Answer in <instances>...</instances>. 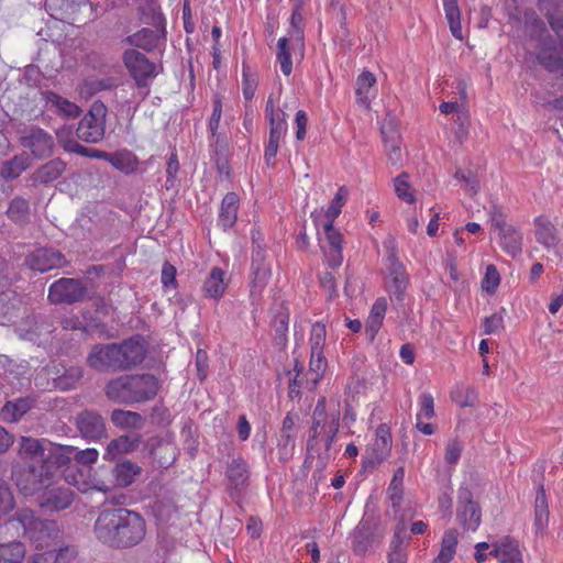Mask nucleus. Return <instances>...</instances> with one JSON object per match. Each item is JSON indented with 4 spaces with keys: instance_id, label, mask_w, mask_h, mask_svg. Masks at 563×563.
I'll return each instance as SVG.
<instances>
[{
    "instance_id": "6",
    "label": "nucleus",
    "mask_w": 563,
    "mask_h": 563,
    "mask_svg": "<svg viewBox=\"0 0 563 563\" xmlns=\"http://www.w3.org/2000/svg\"><path fill=\"white\" fill-rule=\"evenodd\" d=\"M314 223L327 263L331 267H339L343 262L341 233L334 229L333 223L322 222L320 217H314Z\"/></svg>"
},
{
    "instance_id": "48",
    "label": "nucleus",
    "mask_w": 563,
    "mask_h": 563,
    "mask_svg": "<svg viewBox=\"0 0 563 563\" xmlns=\"http://www.w3.org/2000/svg\"><path fill=\"white\" fill-rule=\"evenodd\" d=\"M30 164L31 161L29 155H16L3 164L1 168V176L4 179H14L19 177L30 166Z\"/></svg>"
},
{
    "instance_id": "53",
    "label": "nucleus",
    "mask_w": 563,
    "mask_h": 563,
    "mask_svg": "<svg viewBox=\"0 0 563 563\" xmlns=\"http://www.w3.org/2000/svg\"><path fill=\"white\" fill-rule=\"evenodd\" d=\"M405 478V468L398 467L393 475L391 482L388 486V497L393 504V507L400 505L402 499V482Z\"/></svg>"
},
{
    "instance_id": "32",
    "label": "nucleus",
    "mask_w": 563,
    "mask_h": 563,
    "mask_svg": "<svg viewBox=\"0 0 563 563\" xmlns=\"http://www.w3.org/2000/svg\"><path fill=\"white\" fill-rule=\"evenodd\" d=\"M457 543V530L454 528L445 530L441 540L439 554L433 559L432 563H450L456 553Z\"/></svg>"
},
{
    "instance_id": "11",
    "label": "nucleus",
    "mask_w": 563,
    "mask_h": 563,
    "mask_svg": "<svg viewBox=\"0 0 563 563\" xmlns=\"http://www.w3.org/2000/svg\"><path fill=\"white\" fill-rule=\"evenodd\" d=\"M305 53L303 36L300 31H295L289 37H280L277 42V62L280 70L285 76H289L292 71L291 57L302 58Z\"/></svg>"
},
{
    "instance_id": "60",
    "label": "nucleus",
    "mask_w": 563,
    "mask_h": 563,
    "mask_svg": "<svg viewBox=\"0 0 563 563\" xmlns=\"http://www.w3.org/2000/svg\"><path fill=\"white\" fill-rule=\"evenodd\" d=\"M27 214L29 202L23 198H14L8 208V216L15 222H22Z\"/></svg>"
},
{
    "instance_id": "7",
    "label": "nucleus",
    "mask_w": 563,
    "mask_h": 563,
    "mask_svg": "<svg viewBox=\"0 0 563 563\" xmlns=\"http://www.w3.org/2000/svg\"><path fill=\"white\" fill-rule=\"evenodd\" d=\"M151 12V20L156 30L142 29L139 32L126 37V43L131 46L140 47L145 51H152L158 47L164 38L163 16L155 2L147 4Z\"/></svg>"
},
{
    "instance_id": "30",
    "label": "nucleus",
    "mask_w": 563,
    "mask_h": 563,
    "mask_svg": "<svg viewBox=\"0 0 563 563\" xmlns=\"http://www.w3.org/2000/svg\"><path fill=\"white\" fill-rule=\"evenodd\" d=\"M538 58L550 70H561L563 74V42H553L552 46L542 47Z\"/></svg>"
},
{
    "instance_id": "55",
    "label": "nucleus",
    "mask_w": 563,
    "mask_h": 563,
    "mask_svg": "<svg viewBox=\"0 0 563 563\" xmlns=\"http://www.w3.org/2000/svg\"><path fill=\"white\" fill-rule=\"evenodd\" d=\"M15 292L7 289L0 291V324H5L11 320L15 308Z\"/></svg>"
},
{
    "instance_id": "28",
    "label": "nucleus",
    "mask_w": 563,
    "mask_h": 563,
    "mask_svg": "<svg viewBox=\"0 0 563 563\" xmlns=\"http://www.w3.org/2000/svg\"><path fill=\"white\" fill-rule=\"evenodd\" d=\"M77 427L85 439L98 440L106 432L102 417L92 411H85L77 417Z\"/></svg>"
},
{
    "instance_id": "27",
    "label": "nucleus",
    "mask_w": 563,
    "mask_h": 563,
    "mask_svg": "<svg viewBox=\"0 0 563 563\" xmlns=\"http://www.w3.org/2000/svg\"><path fill=\"white\" fill-rule=\"evenodd\" d=\"M230 278L220 267H212L202 286L205 297L219 300L225 294Z\"/></svg>"
},
{
    "instance_id": "2",
    "label": "nucleus",
    "mask_w": 563,
    "mask_h": 563,
    "mask_svg": "<svg viewBox=\"0 0 563 563\" xmlns=\"http://www.w3.org/2000/svg\"><path fill=\"white\" fill-rule=\"evenodd\" d=\"M4 529L11 537H26L36 548L48 545L57 537L56 522L42 520L34 511L27 508L19 509L15 515L5 521Z\"/></svg>"
},
{
    "instance_id": "58",
    "label": "nucleus",
    "mask_w": 563,
    "mask_h": 563,
    "mask_svg": "<svg viewBox=\"0 0 563 563\" xmlns=\"http://www.w3.org/2000/svg\"><path fill=\"white\" fill-rule=\"evenodd\" d=\"M402 533H405L404 528H397L391 543V551L389 552L388 555V563H406L407 561V555L404 549L401 548Z\"/></svg>"
},
{
    "instance_id": "14",
    "label": "nucleus",
    "mask_w": 563,
    "mask_h": 563,
    "mask_svg": "<svg viewBox=\"0 0 563 563\" xmlns=\"http://www.w3.org/2000/svg\"><path fill=\"white\" fill-rule=\"evenodd\" d=\"M73 492L58 482L48 481L37 496L38 505L48 511L66 509L73 501Z\"/></svg>"
},
{
    "instance_id": "63",
    "label": "nucleus",
    "mask_w": 563,
    "mask_h": 563,
    "mask_svg": "<svg viewBox=\"0 0 563 563\" xmlns=\"http://www.w3.org/2000/svg\"><path fill=\"white\" fill-rule=\"evenodd\" d=\"M463 450L462 442L457 439H450L445 445L444 460L450 465H455Z\"/></svg>"
},
{
    "instance_id": "36",
    "label": "nucleus",
    "mask_w": 563,
    "mask_h": 563,
    "mask_svg": "<svg viewBox=\"0 0 563 563\" xmlns=\"http://www.w3.org/2000/svg\"><path fill=\"white\" fill-rule=\"evenodd\" d=\"M227 478L231 487L235 489L244 487L249 479V468L246 462L241 457L234 459L228 465Z\"/></svg>"
},
{
    "instance_id": "45",
    "label": "nucleus",
    "mask_w": 563,
    "mask_h": 563,
    "mask_svg": "<svg viewBox=\"0 0 563 563\" xmlns=\"http://www.w3.org/2000/svg\"><path fill=\"white\" fill-rule=\"evenodd\" d=\"M549 522L548 501L544 490L541 488L536 496L534 529L537 533H543Z\"/></svg>"
},
{
    "instance_id": "8",
    "label": "nucleus",
    "mask_w": 563,
    "mask_h": 563,
    "mask_svg": "<svg viewBox=\"0 0 563 563\" xmlns=\"http://www.w3.org/2000/svg\"><path fill=\"white\" fill-rule=\"evenodd\" d=\"M62 476L65 483L75 486L82 493H88L91 490L107 493L110 490L109 484L98 479L92 474V467L70 464L65 470H63Z\"/></svg>"
},
{
    "instance_id": "17",
    "label": "nucleus",
    "mask_w": 563,
    "mask_h": 563,
    "mask_svg": "<svg viewBox=\"0 0 563 563\" xmlns=\"http://www.w3.org/2000/svg\"><path fill=\"white\" fill-rule=\"evenodd\" d=\"M42 464V468L45 470L46 474L53 479L58 470H65L68 465L73 464L75 448L69 445H59L49 442L47 452Z\"/></svg>"
},
{
    "instance_id": "21",
    "label": "nucleus",
    "mask_w": 563,
    "mask_h": 563,
    "mask_svg": "<svg viewBox=\"0 0 563 563\" xmlns=\"http://www.w3.org/2000/svg\"><path fill=\"white\" fill-rule=\"evenodd\" d=\"M65 262L60 252L47 247L36 249L26 258V265L40 273L59 268L65 265Z\"/></svg>"
},
{
    "instance_id": "57",
    "label": "nucleus",
    "mask_w": 563,
    "mask_h": 563,
    "mask_svg": "<svg viewBox=\"0 0 563 563\" xmlns=\"http://www.w3.org/2000/svg\"><path fill=\"white\" fill-rule=\"evenodd\" d=\"M47 556L45 561H52L53 563H76L77 562V550L75 547H65L58 550L48 551L45 553Z\"/></svg>"
},
{
    "instance_id": "34",
    "label": "nucleus",
    "mask_w": 563,
    "mask_h": 563,
    "mask_svg": "<svg viewBox=\"0 0 563 563\" xmlns=\"http://www.w3.org/2000/svg\"><path fill=\"white\" fill-rule=\"evenodd\" d=\"M140 443L137 435H121L112 440L106 450L104 459L114 460L120 454H125L134 451Z\"/></svg>"
},
{
    "instance_id": "16",
    "label": "nucleus",
    "mask_w": 563,
    "mask_h": 563,
    "mask_svg": "<svg viewBox=\"0 0 563 563\" xmlns=\"http://www.w3.org/2000/svg\"><path fill=\"white\" fill-rule=\"evenodd\" d=\"M81 282L71 278H62L53 283L48 289V299L53 303H73L85 295Z\"/></svg>"
},
{
    "instance_id": "46",
    "label": "nucleus",
    "mask_w": 563,
    "mask_h": 563,
    "mask_svg": "<svg viewBox=\"0 0 563 563\" xmlns=\"http://www.w3.org/2000/svg\"><path fill=\"white\" fill-rule=\"evenodd\" d=\"M310 354L307 385L309 389H313L323 377L328 362L323 353L321 355Z\"/></svg>"
},
{
    "instance_id": "41",
    "label": "nucleus",
    "mask_w": 563,
    "mask_h": 563,
    "mask_svg": "<svg viewBox=\"0 0 563 563\" xmlns=\"http://www.w3.org/2000/svg\"><path fill=\"white\" fill-rule=\"evenodd\" d=\"M111 420L117 427L131 430L141 429L144 423L140 413L121 409L113 410Z\"/></svg>"
},
{
    "instance_id": "61",
    "label": "nucleus",
    "mask_w": 563,
    "mask_h": 563,
    "mask_svg": "<svg viewBox=\"0 0 563 563\" xmlns=\"http://www.w3.org/2000/svg\"><path fill=\"white\" fill-rule=\"evenodd\" d=\"M500 284V275L494 265H488L484 278L482 280V288L488 292L494 294Z\"/></svg>"
},
{
    "instance_id": "10",
    "label": "nucleus",
    "mask_w": 563,
    "mask_h": 563,
    "mask_svg": "<svg viewBox=\"0 0 563 563\" xmlns=\"http://www.w3.org/2000/svg\"><path fill=\"white\" fill-rule=\"evenodd\" d=\"M456 518L466 531L475 532L482 523L481 507L473 499V494L467 487L459 489Z\"/></svg>"
},
{
    "instance_id": "12",
    "label": "nucleus",
    "mask_w": 563,
    "mask_h": 563,
    "mask_svg": "<svg viewBox=\"0 0 563 563\" xmlns=\"http://www.w3.org/2000/svg\"><path fill=\"white\" fill-rule=\"evenodd\" d=\"M13 479L22 494L31 496L40 494L51 477L46 474L42 465L31 464L26 470L12 472Z\"/></svg>"
},
{
    "instance_id": "59",
    "label": "nucleus",
    "mask_w": 563,
    "mask_h": 563,
    "mask_svg": "<svg viewBox=\"0 0 563 563\" xmlns=\"http://www.w3.org/2000/svg\"><path fill=\"white\" fill-rule=\"evenodd\" d=\"M82 376V371L79 367H70L62 376L54 378V386L59 389L71 388Z\"/></svg>"
},
{
    "instance_id": "43",
    "label": "nucleus",
    "mask_w": 563,
    "mask_h": 563,
    "mask_svg": "<svg viewBox=\"0 0 563 563\" xmlns=\"http://www.w3.org/2000/svg\"><path fill=\"white\" fill-rule=\"evenodd\" d=\"M25 554V545L20 541L0 544V563H22Z\"/></svg>"
},
{
    "instance_id": "26",
    "label": "nucleus",
    "mask_w": 563,
    "mask_h": 563,
    "mask_svg": "<svg viewBox=\"0 0 563 563\" xmlns=\"http://www.w3.org/2000/svg\"><path fill=\"white\" fill-rule=\"evenodd\" d=\"M489 554L498 560L499 563H523L522 552L519 543L506 537L492 544Z\"/></svg>"
},
{
    "instance_id": "3",
    "label": "nucleus",
    "mask_w": 563,
    "mask_h": 563,
    "mask_svg": "<svg viewBox=\"0 0 563 563\" xmlns=\"http://www.w3.org/2000/svg\"><path fill=\"white\" fill-rule=\"evenodd\" d=\"M157 393V380L152 375L121 376L106 388L109 399L115 402L144 401Z\"/></svg>"
},
{
    "instance_id": "44",
    "label": "nucleus",
    "mask_w": 563,
    "mask_h": 563,
    "mask_svg": "<svg viewBox=\"0 0 563 563\" xmlns=\"http://www.w3.org/2000/svg\"><path fill=\"white\" fill-rule=\"evenodd\" d=\"M109 163L125 174L134 173L139 166L136 156L126 150L112 153L111 156H109Z\"/></svg>"
},
{
    "instance_id": "4",
    "label": "nucleus",
    "mask_w": 563,
    "mask_h": 563,
    "mask_svg": "<svg viewBox=\"0 0 563 563\" xmlns=\"http://www.w3.org/2000/svg\"><path fill=\"white\" fill-rule=\"evenodd\" d=\"M340 410L339 405L327 408L325 398L318 400L312 416V427L308 439V448L313 449L323 441L327 450L330 449L339 431Z\"/></svg>"
},
{
    "instance_id": "35",
    "label": "nucleus",
    "mask_w": 563,
    "mask_h": 563,
    "mask_svg": "<svg viewBox=\"0 0 563 563\" xmlns=\"http://www.w3.org/2000/svg\"><path fill=\"white\" fill-rule=\"evenodd\" d=\"M387 311V300L384 297L377 298L373 303L366 321V333L373 340L378 333Z\"/></svg>"
},
{
    "instance_id": "56",
    "label": "nucleus",
    "mask_w": 563,
    "mask_h": 563,
    "mask_svg": "<svg viewBox=\"0 0 563 563\" xmlns=\"http://www.w3.org/2000/svg\"><path fill=\"white\" fill-rule=\"evenodd\" d=\"M435 416L434 399L430 393H422L418 399L416 420H430Z\"/></svg>"
},
{
    "instance_id": "40",
    "label": "nucleus",
    "mask_w": 563,
    "mask_h": 563,
    "mask_svg": "<svg viewBox=\"0 0 563 563\" xmlns=\"http://www.w3.org/2000/svg\"><path fill=\"white\" fill-rule=\"evenodd\" d=\"M44 96L46 104L56 109L57 112L65 115L66 118H76L79 115L80 109L76 103L70 102L67 99H64L57 93L51 91L45 92Z\"/></svg>"
},
{
    "instance_id": "15",
    "label": "nucleus",
    "mask_w": 563,
    "mask_h": 563,
    "mask_svg": "<svg viewBox=\"0 0 563 563\" xmlns=\"http://www.w3.org/2000/svg\"><path fill=\"white\" fill-rule=\"evenodd\" d=\"M123 60L137 86H145L147 79L155 77L157 74V66L135 49H128L124 53Z\"/></svg>"
},
{
    "instance_id": "33",
    "label": "nucleus",
    "mask_w": 563,
    "mask_h": 563,
    "mask_svg": "<svg viewBox=\"0 0 563 563\" xmlns=\"http://www.w3.org/2000/svg\"><path fill=\"white\" fill-rule=\"evenodd\" d=\"M376 78L373 73L364 70L356 79V101L360 106L368 108L374 98L373 87Z\"/></svg>"
},
{
    "instance_id": "54",
    "label": "nucleus",
    "mask_w": 563,
    "mask_h": 563,
    "mask_svg": "<svg viewBox=\"0 0 563 563\" xmlns=\"http://www.w3.org/2000/svg\"><path fill=\"white\" fill-rule=\"evenodd\" d=\"M327 330L325 325L321 322H316L311 327L310 331V353L314 355H321L323 353V347L325 344Z\"/></svg>"
},
{
    "instance_id": "37",
    "label": "nucleus",
    "mask_w": 563,
    "mask_h": 563,
    "mask_svg": "<svg viewBox=\"0 0 563 563\" xmlns=\"http://www.w3.org/2000/svg\"><path fill=\"white\" fill-rule=\"evenodd\" d=\"M353 551L358 554H365L372 544V530L368 522L361 521L351 534Z\"/></svg>"
},
{
    "instance_id": "24",
    "label": "nucleus",
    "mask_w": 563,
    "mask_h": 563,
    "mask_svg": "<svg viewBox=\"0 0 563 563\" xmlns=\"http://www.w3.org/2000/svg\"><path fill=\"white\" fill-rule=\"evenodd\" d=\"M117 347L119 349V369L130 368L144 360L145 346L139 339H129L121 344H117Z\"/></svg>"
},
{
    "instance_id": "9",
    "label": "nucleus",
    "mask_w": 563,
    "mask_h": 563,
    "mask_svg": "<svg viewBox=\"0 0 563 563\" xmlns=\"http://www.w3.org/2000/svg\"><path fill=\"white\" fill-rule=\"evenodd\" d=\"M107 108L101 102H95L89 112L80 120L77 136L88 143H97L104 135V119Z\"/></svg>"
},
{
    "instance_id": "13",
    "label": "nucleus",
    "mask_w": 563,
    "mask_h": 563,
    "mask_svg": "<svg viewBox=\"0 0 563 563\" xmlns=\"http://www.w3.org/2000/svg\"><path fill=\"white\" fill-rule=\"evenodd\" d=\"M490 220L493 227L499 231V244L501 249L512 257L519 255L522 250L521 234L506 222L503 213L496 208H494L492 212Z\"/></svg>"
},
{
    "instance_id": "20",
    "label": "nucleus",
    "mask_w": 563,
    "mask_h": 563,
    "mask_svg": "<svg viewBox=\"0 0 563 563\" xmlns=\"http://www.w3.org/2000/svg\"><path fill=\"white\" fill-rule=\"evenodd\" d=\"M251 276V296H260L271 277V266L266 263L265 252L260 245L253 250Z\"/></svg>"
},
{
    "instance_id": "1",
    "label": "nucleus",
    "mask_w": 563,
    "mask_h": 563,
    "mask_svg": "<svg viewBox=\"0 0 563 563\" xmlns=\"http://www.w3.org/2000/svg\"><path fill=\"white\" fill-rule=\"evenodd\" d=\"M145 532L141 515L125 508L103 510L95 523L97 539L113 548L133 547L144 539Z\"/></svg>"
},
{
    "instance_id": "39",
    "label": "nucleus",
    "mask_w": 563,
    "mask_h": 563,
    "mask_svg": "<svg viewBox=\"0 0 563 563\" xmlns=\"http://www.w3.org/2000/svg\"><path fill=\"white\" fill-rule=\"evenodd\" d=\"M141 473V467L130 461H122L113 468L115 484L121 487L131 485Z\"/></svg>"
},
{
    "instance_id": "38",
    "label": "nucleus",
    "mask_w": 563,
    "mask_h": 563,
    "mask_svg": "<svg viewBox=\"0 0 563 563\" xmlns=\"http://www.w3.org/2000/svg\"><path fill=\"white\" fill-rule=\"evenodd\" d=\"M382 133L384 137L385 148L388 156L389 162L393 165H399L402 162V153L400 147V139L398 133L390 129L387 130V128L384 125L382 128Z\"/></svg>"
},
{
    "instance_id": "50",
    "label": "nucleus",
    "mask_w": 563,
    "mask_h": 563,
    "mask_svg": "<svg viewBox=\"0 0 563 563\" xmlns=\"http://www.w3.org/2000/svg\"><path fill=\"white\" fill-rule=\"evenodd\" d=\"M65 170V164L59 159H53L44 164L35 173V179L41 183H48L57 179Z\"/></svg>"
},
{
    "instance_id": "18",
    "label": "nucleus",
    "mask_w": 563,
    "mask_h": 563,
    "mask_svg": "<svg viewBox=\"0 0 563 563\" xmlns=\"http://www.w3.org/2000/svg\"><path fill=\"white\" fill-rule=\"evenodd\" d=\"M16 332L21 339L41 345L47 341L53 332V327L43 317L34 316L21 322L16 328Z\"/></svg>"
},
{
    "instance_id": "52",
    "label": "nucleus",
    "mask_w": 563,
    "mask_h": 563,
    "mask_svg": "<svg viewBox=\"0 0 563 563\" xmlns=\"http://www.w3.org/2000/svg\"><path fill=\"white\" fill-rule=\"evenodd\" d=\"M394 190L397 197L407 203H413L416 201V195L409 181V176L402 173L394 179Z\"/></svg>"
},
{
    "instance_id": "29",
    "label": "nucleus",
    "mask_w": 563,
    "mask_h": 563,
    "mask_svg": "<svg viewBox=\"0 0 563 563\" xmlns=\"http://www.w3.org/2000/svg\"><path fill=\"white\" fill-rule=\"evenodd\" d=\"M239 196L235 192H229L221 202L218 225L223 230L231 229L238 218Z\"/></svg>"
},
{
    "instance_id": "47",
    "label": "nucleus",
    "mask_w": 563,
    "mask_h": 563,
    "mask_svg": "<svg viewBox=\"0 0 563 563\" xmlns=\"http://www.w3.org/2000/svg\"><path fill=\"white\" fill-rule=\"evenodd\" d=\"M30 401L24 398L8 401L1 409V418L7 422H16L30 410Z\"/></svg>"
},
{
    "instance_id": "49",
    "label": "nucleus",
    "mask_w": 563,
    "mask_h": 563,
    "mask_svg": "<svg viewBox=\"0 0 563 563\" xmlns=\"http://www.w3.org/2000/svg\"><path fill=\"white\" fill-rule=\"evenodd\" d=\"M347 195H349V191L345 186H341L338 189V191H336L334 198L332 199L330 206L328 207V209L324 211L323 214L319 216L320 219L322 220V222H331V223L334 222V220L341 213L342 207L346 202Z\"/></svg>"
},
{
    "instance_id": "5",
    "label": "nucleus",
    "mask_w": 563,
    "mask_h": 563,
    "mask_svg": "<svg viewBox=\"0 0 563 563\" xmlns=\"http://www.w3.org/2000/svg\"><path fill=\"white\" fill-rule=\"evenodd\" d=\"M265 114L269 124V135L265 145L264 158L268 165H273L279 144L288 131L287 114L283 109L275 106L272 96L266 101Z\"/></svg>"
},
{
    "instance_id": "51",
    "label": "nucleus",
    "mask_w": 563,
    "mask_h": 563,
    "mask_svg": "<svg viewBox=\"0 0 563 563\" xmlns=\"http://www.w3.org/2000/svg\"><path fill=\"white\" fill-rule=\"evenodd\" d=\"M478 394L474 387L456 386L451 391V399L460 407H473L477 401Z\"/></svg>"
},
{
    "instance_id": "31",
    "label": "nucleus",
    "mask_w": 563,
    "mask_h": 563,
    "mask_svg": "<svg viewBox=\"0 0 563 563\" xmlns=\"http://www.w3.org/2000/svg\"><path fill=\"white\" fill-rule=\"evenodd\" d=\"M537 241L547 249L555 247L558 235L555 225L545 217L540 216L534 220Z\"/></svg>"
},
{
    "instance_id": "19",
    "label": "nucleus",
    "mask_w": 563,
    "mask_h": 563,
    "mask_svg": "<svg viewBox=\"0 0 563 563\" xmlns=\"http://www.w3.org/2000/svg\"><path fill=\"white\" fill-rule=\"evenodd\" d=\"M20 141L24 147L31 150L32 154L38 158L47 157L53 152V137L40 128L32 126L24 131Z\"/></svg>"
},
{
    "instance_id": "23",
    "label": "nucleus",
    "mask_w": 563,
    "mask_h": 563,
    "mask_svg": "<svg viewBox=\"0 0 563 563\" xmlns=\"http://www.w3.org/2000/svg\"><path fill=\"white\" fill-rule=\"evenodd\" d=\"M393 438L390 429L387 424H379L375 432V438L369 444V462L379 464L386 460L391 451Z\"/></svg>"
},
{
    "instance_id": "64",
    "label": "nucleus",
    "mask_w": 563,
    "mask_h": 563,
    "mask_svg": "<svg viewBox=\"0 0 563 563\" xmlns=\"http://www.w3.org/2000/svg\"><path fill=\"white\" fill-rule=\"evenodd\" d=\"M257 88V78L249 71V68L243 67L242 74V90L243 96L246 100H251Z\"/></svg>"
},
{
    "instance_id": "22",
    "label": "nucleus",
    "mask_w": 563,
    "mask_h": 563,
    "mask_svg": "<svg viewBox=\"0 0 563 563\" xmlns=\"http://www.w3.org/2000/svg\"><path fill=\"white\" fill-rule=\"evenodd\" d=\"M49 441L44 439H34L31 437H22L19 445V456L29 465H42L47 452Z\"/></svg>"
},
{
    "instance_id": "42",
    "label": "nucleus",
    "mask_w": 563,
    "mask_h": 563,
    "mask_svg": "<svg viewBox=\"0 0 563 563\" xmlns=\"http://www.w3.org/2000/svg\"><path fill=\"white\" fill-rule=\"evenodd\" d=\"M443 10L452 35L457 40H462L461 11L457 0H443Z\"/></svg>"
},
{
    "instance_id": "62",
    "label": "nucleus",
    "mask_w": 563,
    "mask_h": 563,
    "mask_svg": "<svg viewBox=\"0 0 563 563\" xmlns=\"http://www.w3.org/2000/svg\"><path fill=\"white\" fill-rule=\"evenodd\" d=\"M98 456H99V452L96 449L91 448V449L78 451L75 448L73 464H77L79 466L91 467V465L97 462Z\"/></svg>"
},
{
    "instance_id": "25",
    "label": "nucleus",
    "mask_w": 563,
    "mask_h": 563,
    "mask_svg": "<svg viewBox=\"0 0 563 563\" xmlns=\"http://www.w3.org/2000/svg\"><path fill=\"white\" fill-rule=\"evenodd\" d=\"M118 353L119 349L115 343L107 345H97L92 349L88 356V364L98 371L108 368H118Z\"/></svg>"
}]
</instances>
